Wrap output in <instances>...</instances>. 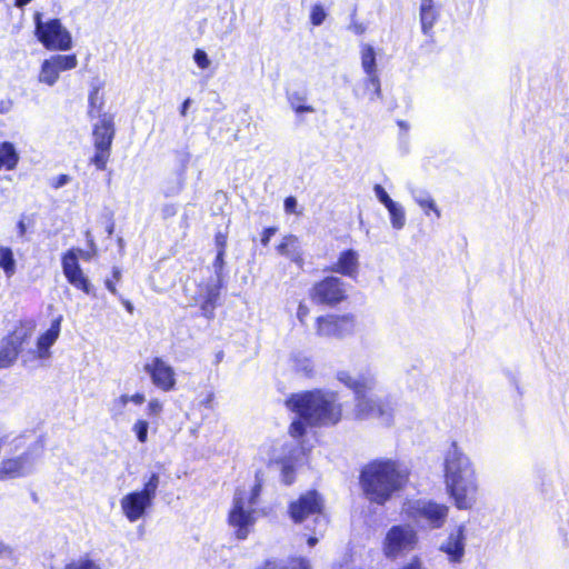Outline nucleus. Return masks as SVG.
<instances>
[{
	"label": "nucleus",
	"mask_w": 569,
	"mask_h": 569,
	"mask_svg": "<svg viewBox=\"0 0 569 569\" xmlns=\"http://www.w3.org/2000/svg\"><path fill=\"white\" fill-rule=\"evenodd\" d=\"M418 535L408 525L392 526L386 533L382 542L383 555L388 559H397L416 549Z\"/></svg>",
	"instance_id": "obj_12"
},
{
	"label": "nucleus",
	"mask_w": 569,
	"mask_h": 569,
	"mask_svg": "<svg viewBox=\"0 0 569 569\" xmlns=\"http://www.w3.org/2000/svg\"><path fill=\"white\" fill-rule=\"evenodd\" d=\"M440 549L447 553L448 559L451 562H460L465 555L463 527H459L455 533H450L447 541L441 546Z\"/></svg>",
	"instance_id": "obj_23"
},
{
	"label": "nucleus",
	"mask_w": 569,
	"mask_h": 569,
	"mask_svg": "<svg viewBox=\"0 0 569 569\" xmlns=\"http://www.w3.org/2000/svg\"><path fill=\"white\" fill-rule=\"evenodd\" d=\"M108 232H109V234H111L113 232V226L112 224L109 227Z\"/></svg>",
	"instance_id": "obj_62"
},
{
	"label": "nucleus",
	"mask_w": 569,
	"mask_h": 569,
	"mask_svg": "<svg viewBox=\"0 0 569 569\" xmlns=\"http://www.w3.org/2000/svg\"><path fill=\"white\" fill-rule=\"evenodd\" d=\"M146 398L144 395L141 392H136L130 396V401L136 405H142L144 402Z\"/></svg>",
	"instance_id": "obj_52"
},
{
	"label": "nucleus",
	"mask_w": 569,
	"mask_h": 569,
	"mask_svg": "<svg viewBox=\"0 0 569 569\" xmlns=\"http://www.w3.org/2000/svg\"><path fill=\"white\" fill-rule=\"evenodd\" d=\"M104 82L98 81L93 83L88 94V110L87 114L90 119L98 118V121L92 126V141H93V156L90 158V163L99 171H104L111 157L112 142L116 137L114 114L103 112L106 98H104Z\"/></svg>",
	"instance_id": "obj_3"
},
{
	"label": "nucleus",
	"mask_w": 569,
	"mask_h": 569,
	"mask_svg": "<svg viewBox=\"0 0 569 569\" xmlns=\"http://www.w3.org/2000/svg\"><path fill=\"white\" fill-rule=\"evenodd\" d=\"M162 218L163 219H169V218H172L176 216L177 213V208L174 204H166L163 208H162Z\"/></svg>",
	"instance_id": "obj_47"
},
{
	"label": "nucleus",
	"mask_w": 569,
	"mask_h": 569,
	"mask_svg": "<svg viewBox=\"0 0 569 569\" xmlns=\"http://www.w3.org/2000/svg\"><path fill=\"white\" fill-rule=\"evenodd\" d=\"M148 428L149 423L144 419H137L133 423L132 431L140 443H146L148 441Z\"/></svg>",
	"instance_id": "obj_33"
},
{
	"label": "nucleus",
	"mask_w": 569,
	"mask_h": 569,
	"mask_svg": "<svg viewBox=\"0 0 569 569\" xmlns=\"http://www.w3.org/2000/svg\"><path fill=\"white\" fill-rule=\"evenodd\" d=\"M361 66L366 73H375L377 71L376 52L369 44L361 47Z\"/></svg>",
	"instance_id": "obj_28"
},
{
	"label": "nucleus",
	"mask_w": 569,
	"mask_h": 569,
	"mask_svg": "<svg viewBox=\"0 0 569 569\" xmlns=\"http://www.w3.org/2000/svg\"><path fill=\"white\" fill-rule=\"evenodd\" d=\"M77 64L78 59L74 53L51 56L42 61L38 80L40 83L52 87L59 80L60 72L74 69Z\"/></svg>",
	"instance_id": "obj_17"
},
{
	"label": "nucleus",
	"mask_w": 569,
	"mask_h": 569,
	"mask_svg": "<svg viewBox=\"0 0 569 569\" xmlns=\"http://www.w3.org/2000/svg\"><path fill=\"white\" fill-rule=\"evenodd\" d=\"M146 410L149 417L157 418L163 411V403L158 398H152L149 400Z\"/></svg>",
	"instance_id": "obj_37"
},
{
	"label": "nucleus",
	"mask_w": 569,
	"mask_h": 569,
	"mask_svg": "<svg viewBox=\"0 0 569 569\" xmlns=\"http://www.w3.org/2000/svg\"><path fill=\"white\" fill-rule=\"evenodd\" d=\"M338 380L347 388L351 389L356 398L367 392L370 389L369 382L366 378L355 379L349 372L341 371L338 373Z\"/></svg>",
	"instance_id": "obj_26"
},
{
	"label": "nucleus",
	"mask_w": 569,
	"mask_h": 569,
	"mask_svg": "<svg viewBox=\"0 0 569 569\" xmlns=\"http://www.w3.org/2000/svg\"><path fill=\"white\" fill-rule=\"evenodd\" d=\"M278 229L276 227H267L261 231L260 234V243L263 247H267L270 242V239L277 233Z\"/></svg>",
	"instance_id": "obj_42"
},
{
	"label": "nucleus",
	"mask_w": 569,
	"mask_h": 569,
	"mask_svg": "<svg viewBox=\"0 0 569 569\" xmlns=\"http://www.w3.org/2000/svg\"><path fill=\"white\" fill-rule=\"evenodd\" d=\"M392 409L387 401L373 399L367 396V392L356 398L353 416L357 420L378 419L389 422L392 416Z\"/></svg>",
	"instance_id": "obj_16"
},
{
	"label": "nucleus",
	"mask_w": 569,
	"mask_h": 569,
	"mask_svg": "<svg viewBox=\"0 0 569 569\" xmlns=\"http://www.w3.org/2000/svg\"><path fill=\"white\" fill-rule=\"evenodd\" d=\"M305 98L299 96L298 93H295L291 98H290V104H291V108L293 109V111L296 113H303V112H313L315 109L312 106H307V104H303Z\"/></svg>",
	"instance_id": "obj_34"
},
{
	"label": "nucleus",
	"mask_w": 569,
	"mask_h": 569,
	"mask_svg": "<svg viewBox=\"0 0 569 569\" xmlns=\"http://www.w3.org/2000/svg\"><path fill=\"white\" fill-rule=\"evenodd\" d=\"M19 153L12 142H0V170H14L19 163Z\"/></svg>",
	"instance_id": "obj_25"
},
{
	"label": "nucleus",
	"mask_w": 569,
	"mask_h": 569,
	"mask_svg": "<svg viewBox=\"0 0 569 569\" xmlns=\"http://www.w3.org/2000/svg\"><path fill=\"white\" fill-rule=\"evenodd\" d=\"M356 331L352 313H326L315 319V332L320 338L343 339Z\"/></svg>",
	"instance_id": "obj_13"
},
{
	"label": "nucleus",
	"mask_w": 569,
	"mask_h": 569,
	"mask_svg": "<svg viewBox=\"0 0 569 569\" xmlns=\"http://www.w3.org/2000/svg\"><path fill=\"white\" fill-rule=\"evenodd\" d=\"M36 322L31 319L19 320L2 339L0 346V369L11 367L22 351V346L31 338Z\"/></svg>",
	"instance_id": "obj_10"
},
{
	"label": "nucleus",
	"mask_w": 569,
	"mask_h": 569,
	"mask_svg": "<svg viewBox=\"0 0 569 569\" xmlns=\"http://www.w3.org/2000/svg\"><path fill=\"white\" fill-rule=\"evenodd\" d=\"M104 286L109 292H111L114 296H118L117 282L114 280L106 279Z\"/></svg>",
	"instance_id": "obj_50"
},
{
	"label": "nucleus",
	"mask_w": 569,
	"mask_h": 569,
	"mask_svg": "<svg viewBox=\"0 0 569 569\" xmlns=\"http://www.w3.org/2000/svg\"><path fill=\"white\" fill-rule=\"evenodd\" d=\"M368 74V81L369 83L375 88L377 96H381V88H380V81L377 76V71L375 73H367Z\"/></svg>",
	"instance_id": "obj_46"
},
{
	"label": "nucleus",
	"mask_w": 569,
	"mask_h": 569,
	"mask_svg": "<svg viewBox=\"0 0 569 569\" xmlns=\"http://www.w3.org/2000/svg\"><path fill=\"white\" fill-rule=\"evenodd\" d=\"M42 453L43 446L40 441L27 442L24 439H16L13 453L0 461V481L27 477Z\"/></svg>",
	"instance_id": "obj_5"
},
{
	"label": "nucleus",
	"mask_w": 569,
	"mask_h": 569,
	"mask_svg": "<svg viewBox=\"0 0 569 569\" xmlns=\"http://www.w3.org/2000/svg\"><path fill=\"white\" fill-rule=\"evenodd\" d=\"M391 224L395 229H401L405 226L406 222V214L402 207L398 206L396 202H392L390 206L387 207Z\"/></svg>",
	"instance_id": "obj_31"
},
{
	"label": "nucleus",
	"mask_w": 569,
	"mask_h": 569,
	"mask_svg": "<svg viewBox=\"0 0 569 569\" xmlns=\"http://www.w3.org/2000/svg\"><path fill=\"white\" fill-rule=\"evenodd\" d=\"M375 193L377 196V198L379 199V201L381 203H383V206L387 208L388 206H390L392 202H395L390 197L389 194L387 193V191L385 190V188L381 186V184H376L375 188Z\"/></svg>",
	"instance_id": "obj_39"
},
{
	"label": "nucleus",
	"mask_w": 569,
	"mask_h": 569,
	"mask_svg": "<svg viewBox=\"0 0 569 569\" xmlns=\"http://www.w3.org/2000/svg\"><path fill=\"white\" fill-rule=\"evenodd\" d=\"M34 36L50 51H67L72 48L71 33L58 18L43 21L41 13H34Z\"/></svg>",
	"instance_id": "obj_7"
},
{
	"label": "nucleus",
	"mask_w": 569,
	"mask_h": 569,
	"mask_svg": "<svg viewBox=\"0 0 569 569\" xmlns=\"http://www.w3.org/2000/svg\"><path fill=\"white\" fill-rule=\"evenodd\" d=\"M307 542H308V545H309L310 547H313V546H316V543L318 542V538H316V537H313V536H310V537L308 538Z\"/></svg>",
	"instance_id": "obj_61"
},
{
	"label": "nucleus",
	"mask_w": 569,
	"mask_h": 569,
	"mask_svg": "<svg viewBox=\"0 0 569 569\" xmlns=\"http://www.w3.org/2000/svg\"><path fill=\"white\" fill-rule=\"evenodd\" d=\"M189 103H190V99H186V100L182 102L181 108H180V113H181V116H183V117L186 116V113H187V109H188V107H189Z\"/></svg>",
	"instance_id": "obj_58"
},
{
	"label": "nucleus",
	"mask_w": 569,
	"mask_h": 569,
	"mask_svg": "<svg viewBox=\"0 0 569 569\" xmlns=\"http://www.w3.org/2000/svg\"><path fill=\"white\" fill-rule=\"evenodd\" d=\"M32 0H14V6L17 8H23L28 3H30Z\"/></svg>",
	"instance_id": "obj_59"
},
{
	"label": "nucleus",
	"mask_w": 569,
	"mask_h": 569,
	"mask_svg": "<svg viewBox=\"0 0 569 569\" xmlns=\"http://www.w3.org/2000/svg\"><path fill=\"white\" fill-rule=\"evenodd\" d=\"M408 472L392 459L377 458L363 465L359 486L365 498L375 505H386L408 482Z\"/></svg>",
	"instance_id": "obj_2"
},
{
	"label": "nucleus",
	"mask_w": 569,
	"mask_h": 569,
	"mask_svg": "<svg viewBox=\"0 0 569 569\" xmlns=\"http://www.w3.org/2000/svg\"><path fill=\"white\" fill-rule=\"evenodd\" d=\"M263 483H264V473L262 470H257L254 472V485L252 486V488L250 490L249 498H248V503L250 506H254L258 503L259 497L262 491Z\"/></svg>",
	"instance_id": "obj_29"
},
{
	"label": "nucleus",
	"mask_w": 569,
	"mask_h": 569,
	"mask_svg": "<svg viewBox=\"0 0 569 569\" xmlns=\"http://www.w3.org/2000/svg\"><path fill=\"white\" fill-rule=\"evenodd\" d=\"M10 549L0 540V556L4 555L6 552H9Z\"/></svg>",
	"instance_id": "obj_60"
},
{
	"label": "nucleus",
	"mask_w": 569,
	"mask_h": 569,
	"mask_svg": "<svg viewBox=\"0 0 569 569\" xmlns=\"http://www.w3.org/2000/svg\"><path fill=\"white\" fill-rule=\"evenodd\" d=\"M120 301H121L122 306L126 308V310L129 313L133 312V306H132V303L129 300L120 298Z\"/></svg>",
	"instance_id": "obj_57"
},
{
	"label": "nucleus",
	"mask_w": 569,
	"mask_h": 569,
	"mask_svg": "<svg viewBox=\"0 0 569 569\" xmlns=\"http://www.w3.org/2000/svg\"><path fill=\"white\" fill-rule=\"evenodd\" d=\"M417 203L421 207L426 214H430V212H433L437 218L440 217V211L438 210L431 197L419 198L417 199Z\"/></svg>",
	"instance_id": "obj_36"
},
{
	"label": "nucleus",
	"mask_w": 569,
	"mask_h": 569,
	"mask_svg": "<svg viewBox=\"0 0 569 569\" xmlns=\"http://www.w3.org/2000/svg\"><path fill=\"white\" fill-rule=\"evenodd\" d=\"M323 496L316 489L307 490L288 503V516L293 523H302L312 518L315 523L327 522Z\"/></svg>",
	"instance_id": "obj_9"
},
{
	"label": "nucleus",
	"mask_w": 569,
	"mask_h": 569,
	"mask_svg": "<svg viewBox=\"0 0 569 569\" xmlns=\"http://www.w3.org/2000/svg\"><path fill=\"white\" fill-rule=\"evenodd\" d=\"M97 254V246L92 238L89 239V250L71 248L67 250L61 257V267L67 281L77 290L86 295L92 293V286L88 277L83 273L79 257L86 261H90Z\"/></svg>",
	"instance_id": "obj_6"
},
{
	"label": "nucleus",
	"mask_w": 569,
	"mask_h": 569,
	"mask_svg": "<svg viewBox=\"0 0 569 569\" xmlns=\"http://www.w3.org/2000/svg\"><path fill=\"white\" fill-rule=\"evenodd\" d=\"M193 59L197 66L202 70L209 68L210 66V60L202 49H196L193 53Z\"/></svg>",
	"instance_id": "obj_38"
},
{
	"label": "nucleus",
	"mask_w": 569,
	"mask_h": 569,
	"mask_svg": "<svg viewBox=\"0 0 569 569\" xmlns=\"http://www.w3.org/2000/svg\"><path fill=\"white\" fill-rule=\"evenodd\" d=\"M281 465V480L286 486H290L296 480V466L290 459H280Z\"/></svg>",
	"instance_id": "obj_30"
},
{
	"label": "nucleus",
	"mask_w": 569,
	"mask_h": 569,
	"mask_svg": "<svg viewBox=\"0 0 569 569\" xmlns=\"http://www.w3.org/2000/svg\"><path fill=\"white\" fill-rule=\"evenodd\" d=\"M214 244L217 251L226 252L228 244V233L218 231L214 233Z\"/></svg>",
	"instance_id": "obj_40"
},
{
	"label": "nucleus",
	"mask_w": 569,
	"mask_h": 569,
	"mask_svg": "<svg viewBox=\"0 0 569 569\" xmlns=\"http://www.w3.org/2000/svg\"><path fill=\"white\" fill-rule=\"evenodd\" d=\"M350 29L356 33V34H362L365 33L366 31V26L361 22H352L350 24Z\"/></svg>",
	"instance_id": "obj_51"
},
{
	"label": "nucleus",
	"mask_w": 569,
	"mask_h": 569,
	"mask_svg": "<svg viewBox=\"0 0 569 569\" xmlns=\"http://www.w3.org/2000/svg\"><path fill=\"white\" fill-rule=\"evenodd\" d=\"M286 408L297 417L288 427V433L301 439L307 427L336 426L342 419V403L333 391L312 389L289 395L284 400Z\"/></svg>",
	"instance_id": "obj_1"
},
{
	"label": "nucleus",
	"mask_w": 569,
	"mask_h": 569,
	"mask_svg": "<svg viewBox=\"0 0 569 569\" xmlns=\"http://www.w3.org/2000/svg\"><path fill=\"white\" fill-rule=\"evenodd\" d=\"M295 569H310L309 561L305 558H298L297 567Z\"/></svg>",
	"instance_id": "obj_55"
},
{
	"label": "nucleus",
	"mask_w": 569,
	"mask_h": 569,
	"mask_svg": "<svg viewBox=\"0 0 569 569\" xmlns=\"http://www.w3.org/2000/svg\"><path fill=\"white\" fill-rule=\"evenodd\" d=\"M360 261L359 253L355 249L342 250L337 261L330 268V271L348 277L350 279H357L359 274Z\"/></svg>",
	"instance_id": "obj_20"
},
{
	"label": "nucleus",
	"mask_w": 569,
	"mask_h": 569,
	"mask_svg": "<svg viewBox=\"0 0 569 569\" xmlns=\"http://www.w3.org/2000/svg\"><path fill=\"white\" fill-rule=\"evenodd\" d=\"M401 569H423L422 562L418 557H413L408 563Z\"/></svg>",
	"instance_id": "obj_48"
},
{
	"label": "nucleus",
	"mask_w": 569,
	"mask_h": 569,
	"mask_svg": "<svg viewBox=\"0 0 569 569\" xmlns=\"http://www.w3.org/2000/svg\"><path fill=\"white\" fill-rule=\"evenodd\" d=\"M17 230H18V236L20 238H23L27 233V228H26V224H24V221L23 219H20L18 222H17Z\"/></svg>",
	"instance_id": "obj_53"
},
{
	"label": "nucleus",
	"mask_w": 569,
	"mask_h": 569,
	"mask_svg": "<svg viewBox=\"0 0 569 569\" xmlns=\"http://www.w3.org/2000/svg\"><path fill=\"white\" fill-rule=\"evenodd\" d=\"M258 569H284L282 566L278 565L274 561H266L260 568Z\"/></svg>",
	"instance_id": "obj_54"
},
{
	"label": "nucleus",
	"mask_w": 569,
	"mask_h": 569,
	"mask_svg": "<svg viewBox=\"0 0 569 569\" xmlns=\"http://www.w3.org/2000/svg\"><path fill=\"white\" fill-rule=\"evenodd\" d=\"M128 402H130V396L128 395H121L119 398L114 400V403L119 407V409H123ZM121 413V410H119L118 415Z\"/></svg>",
	"instance_id": "obj_49"
},
{
	"label": "nucleus",
	"mask_w": 569,
	"mask_h": 569,
	"mask_svg": "<svg viewBox=\"0 0 569 569\" xmlns=\"http://www.w3.org/2000/svg\"><path fill=\"white\" fill-rule=\"evenodd\" d=\"M0 268L7 277H11L16 272V260L9 247L0 246Z\"/></svg>",
	"instance_id": "obj_27"
},
{
	"label": "nucleus",
	"mask_w": 569,
	"mask_h": 569,
	"mask_svg": "<svg viewBox=\"0 0 569 569\" xmlns=\"http://www.w3.org/2000/svg\"><path fill=\"white\" fill-rule=\"evenodd\" d=\"M63 569H101L94 560L89 556H83L79 559L71 560L66 563Z\"/></svg>",
	"instance_id": "obj_32"
},
{
	"label": "nucleus",
	"mask_w": 569,
	"mask_h": 569,
	"mask_svg": "<svg viewBox=\"0 0 569 569\" xmlns=\"http://www.w3.org/2000/svg\"><path fill=\"white\" fill-rule=\"evenodd\" d=\"M160 478L153 472L148 478L143 488L124 495L120 500L121 510L130 522H136L144 516L152 506L157 496Z\"/></svg>",
	"instance_id": "obj_8"
},
{
	"label": "nucleus",
	"mask_w": 569,
	"mask_h": 569,
	"mask_svg": "<svg viewBox=\"0 0 569 569\" xmlns=\"http://www.w3.org/2000/svg\"><path fill=\"white\" fill-rule=\"evenodd\" d=\"M445 482L458 509L470 508L476 491L475 471L469 459L452 445L445 458Z\"/></svg>",
	"instance_id": "obj_4"
},
{
	"label": "nucleus",
	"mask_w": 569,
	"mask_h": 569,
	"mask_svg": "<svg viewBox=\"0 0 569 569\" xmlns=\"http://www.w3.org/2000/svg\"><path fill=\"white\" fill-rule=\"evenodd\" d=\"M224 256L226 252L217 251L216 258L213 260V268L218 276H220L224 268Z\"/></svg>",
	"instance_id": "obj_44"
},
{
	"label": "nucleus",
	"mask_w": 569,
	"mask_h": 569,
	"mask_svg": "<svg viewBox=\"0 0 569 569\" xmlns=\"http://www.w3.org/2000/svg\"><path fill=\"white\" fill-rule=\"evenodd\" d=\"M449 509L432 500H418L408 508V516L415 521H425L431 529H440L447 521Z\"/></svg>",
	"instance_id": "obj_15"
},
{
	"label": "nucleus",
	"mask_w": 569,
	"mask_h": 569,
	"mask_svg": "<svg viewBox=\"0 0 569 569\" xmlns=\"http://www.w3.org/2000/svg\"><path fill=\"white\" fill-rule=\"evenodd\" d=\"M440 18V8L437 0H420L419 19L421 31L426 36H430L435 24Z\"/></svg>",
	"instance_id": "obj_22"
},
{
	"label": "nucleus",
	"mask_w": 569,
	"mask_h": 569,
	"mask_svg": "<svg viewBox=\"0 0 569 569\" xmlns=\"http://www.w3.org/2000/svg\"><path fill=\"white\" fill-rule=\"evenodd\" d=\"M256 521V509H246L244 498L241 495L234 496L227 516V522L233 529L236 539L246 540L253 530Z\"/></svg>",
	"instance_id": "obj_14"
},
{
	"label": "nucleus",
	"mask_w": 569,
	"mask_h": 569,
	"mask_svg": "<svg viewBox=\"0 0 569 569\" xmlns=\"http://www.w3.org/2000/svg\"><path fill=\"white\" fill-rule=\"evenodd\" d=\"M110 279L114 280L117 283L121 280V270L118 267L112 268Z\"/></svg>",
	"instance_id": "obj_56"
},
{
	"label": "nucleus",
	"mask_w": 569,
	"mask_h": 569,
	"mask_svg": "<svg viewBox=\"0 0 569 569\" xmlns=\"http://www.w3.org/2000/svg\"><path fill=\"white\" fill-rule=\"evenodd\" d=\"M70 179L71 178L68 174L61 173V174H59L58 177H56L54 179L51 180L50 186L53 189H59L62 186L67 184L70 181Z\"/></svg>",
	"instance_id": "obj_45"
},
{
	"label": "nucleus",
	"mask_w": 569,
	"mask_h": 569,
	"mask_svg": "<svg viewBox=\"0 0 569 569\" xmlns=\"http://www.w3.org/2000/svg\"><path fill=\"white\" fill-rule=\"evenodd\" d=\"M310 315V309L305 302H299L297 308V318L301 325H306V321Z\"/></svg>",
	"instance_id": "obj_43"
},
{
	"label": "nucleus",
	"mask_w": 569,
	"mask_h": 569,
	"mask_svg": "<svg viewBox=\"0 0 569 569\" xmlns=\"http://www.w3.org/2000/svg\"><path fill=\"white\" fill-rule=\"evenodd\" d=\"M220 283L200 282L198 284V292L193 297V305L199 307L201 316L208 320L214 318V311L220 300Z\"/></svg>",
	"instance_id": "obj_19"
},
{
	"label": "nucleus",
	"mask_w": 569,
	"mask_h": 569,
	"mask_svg": "<svg viewBox=\"0 0 569 569\" xmlns=\"http://www.w3.org/2000/svg\"><path fill=\"white\" fill-rule=\"evenodd\" d=\"M309 298L319 306L337 307L348 300L347 284L337 276H326L311 286Z\"/></svg>",
	"instance_id": "obj_11"
},
{
	"label": "nucleus",
	"mask_w": 569,
	"mask_h": 569,
	"mask_svg": "<svg viewBox=\"0 0 569 569\" xmlns=\"http://www.w3.org/2000/svg\"><path fill=\"white\" fill-rule=\"evenodd\" d=\"M283 209L287 214H299L297 211V199L293 196H288L283 200Z\"/></svg>",
	"instance_id": "obj_41"
},
{
	"label": "nucleus",
	"mask_w": 569,
	"mask_h": 569,
	"mask_svg": "<svg viewBox=\"0 0 569 569\" xmlns=\"http://www.w3.org/2000/svg\"><path fill=\"white\" fill-rule=\"evenodd\" d=\"M279 254L284 256L293 262L298 269L303 270L306 266L305 253L299 246V239L295 234H288L282 238L277 246Z\"/></svg>",
	"instance_id": "obj_21"
},
{
	"label": "nucleus",
	"mask_w": 569,
	"mask_h": 569,
	"mask_svg": "<svg viewBox=\"0 0 569 569\" xmlns=\"http://www.w3.org/2000/svg\"><path fill=\"white\" fill-rule=\"evenodd\" d=\"M327 13L323 7L319 3L312 6L310 11V22L312 26L317 27L323 23L326 20Z\"/></svg>",
	"instance_id": "obj_35"
},
{
	"label": "nucleus",
	"mask_w": 569,
	"mask_h": 569,
	"mask_svg": "<svg viewBox=\"0 0 569 569\" xmlns=\"http://www.w3.org/2000/svg\"><path fill=\"white\" fill-rule=\"evenodd\" d=\"M61 317L56 318L49 329L41 333L37 339V353L40 358L50 356V348L58 340L61 327Z\"/></svg>",
	"instance_id": "obj_24"
},
{
	"label": "nucleus",
	"mask_w": 569,
	"mask_h": 569,
	"mask_svg": "<svg viewBox=\"0 0 569 569\" xmlns=\"http://www.w3.org/2000/svg\"><path fill=\"white\" fill-rule=\"evenodd\" d=\"M151 379L152 385L163 392L172 391L176 388L177 379L174 369L162 358L153 357L143 366Z\"/></svg>",
	"instance_id": "obj_18"
}]
</instances>
